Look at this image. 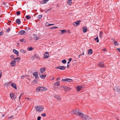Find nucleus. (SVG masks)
<instances>
[{"mask_svg": "<svg viewBox=\"0 0 120 120\" xmlns=\"http://www.w3.org/2000/svg\"><path fill=\"white\" fill-rule=\"evenodd\" d=\"M33 82L34 83H35L36 82V81L35 80H34Z\"/></svg>", "mask_w": 120, "mask_h": 120, "instance_id": "69168bd1", "label": "nucleus"}, {"mask_svg": "<svg viewBox=\"0 0 120 120\" xmlns=\"http://www.w3.org/2000/svg\"><path fill=\"white\" fill-rule=\"evenodd\" d=\"M61 32V33L62 34H64L66 32V31L65 30H60Z\"/></svg>", "mask_w": 120, "mask_h": 120, "instance_id": "2f4dec72", "label": "nucleus"}, {"mask_svg": "<svg viewBox=\"0 0 120 120\" xmlns=\"http://www.w3.org/2000/svg\"><path fill=\"white\" fill-rule=\"evenodd\" d=\"M114 44L115 46H118L119 45V44L116 41H114Z\"/></svg>", "mask_w": 120, "mask_h": 120, "instance_id": "e433bc0d", "label": "nucleus"}, {"mask_svg": "<svg viewBox=\"0 0 120 120\" xmlns=\"http://www.w3.org/2000/svg\"><path fill=\"white\" fill-rule=\"evenodd\" d=\"M24 94L23 93H22L21 94L20 96H21L22 95H23Z\"/></svg>", "mask_w": 120, "mask_h": 120, "instance_id": "774afa93", "label": "nucleus"}, {"mask_svg": "<svg viewBox=\"0 0 120 120\" xmlns=\"http://www.w3.org/2000/svg\"><path fill=\"white\" fill-rule=\"evenodd\" d=\"M116 49L120 52V49L117 48Z\"/></svg>", "mask_w": 120, "mask_h": 120, "instance_id": "13d9d810", "label": "nucleus"}, {"mask_svg": "<svg viewBox=\"0 0 120 120\" xmlns=\"http://www.w3.org/2000/svg\"><path fill=\"white\" fill-rule=\"evenodd\" d=\"M46 76V75H44L42 74L40 75V77L42 79H44L45 78Z\"/></svg>", "mask_w": 120, "mask_h": 120, "instance_id": "412c9836", "label": "nucleus"}, {"mask_svg": "<svg viewBox=\"0 0 120 120\" xmlns=\"http://www.w3.org/2000/svg\"><path fill=\"white\" fill-rule=\"evenodd\" d=\"M82 55V54H80L78 56V57L79 58H80V56L81 55Z\"/></svg>", "mask_w": 120, "mask_h": 120, "instance_id": "5fc2aeb1", "label": "nucleus"}, {"mask_svg": "<svg viewBox=\"0 0 120 120\" xmlns=\"http://www.w3.org/2000/svg\"><path fill=\"white\" fill-rule=\"evenodd\" d=\"M10 96L12 100H15L16 98V96L13 93L12 94L11 93L10 94Z\"/></svg>", "mask_w": 120, "mask_h": 120, "instance_id": "20e7f679", "label": "nucleus"}, {"mask_svg": "<svg viewBox=\"0 0 120 120\" xmlns=\"http://www.w3.org/2000/svg\"><path fill=\"white\" fill-rule=\"evenodd\" d=\"M20 58L19 57H18L15 58L13 60H15L16 61V62H18L20 60Z\"/></svg>", "mask_w": 120, "mask_h": 120, "instance_id": "bb28decb", "label": "nucleus"}, {"mask_svg": "<svg viewBox=\"0 0 120 120\" xmlns=\"http://www.w3.org/2000/svg\"><path fill=\"white\" fill-rule=\"evenodd\" d=\"M114 90L115 91H117L120 94V88H118L117 87H114Z\"/></svg>", "mask_w": 120, "mask_h": 120, "instance_id": "9d476101", "label": "nucleus"}, {"mask_svg": "<svg viewBox=\"0 0 120 120\" xmlns=\"http://www.w3.org/2000/svg\"><path fill=\"white\" fill-rule=\"evenodd\" d=\"M92 53V50L91 49L89 50L88 51V54L90 55Z\"/></svg>", "mask_w": 120, "mask_h": 120, "instance_id": "a878e982", "label": "nucleus"}, {"mask_svg": "<svg viewBox=\"0 0 120 120\" xmlns=\"http://www.w3.org/2000/svg\"><path fill=\"white\" fill-rule=\"evenodd\" d=\"M53 96L55 98H56L58 101H59L60 100L61 98L60 96H59L57 95H53Z\"/></svg>", "mask_w": 120, "mask_h": 120, "instance_id": "1a4fd4ad", "label": "nucleus"}, {"mask_svg": "<svg viewBox=\"0 0 120 120\" xmlns=\"http://www.w3.org/2000/svg\"><path fill=\"white\" fill-rule=\"evenodd\" d=\"M71 114H73V113H74L76 115H78L79 113L80 112H79L78 111L75 110H73L71 111Z\"/></svg>", "mask_w": 120, "mask_h": 120, "instance_id": "6e6552de", "label": "nucleus"}, {"mask_svg": "<svg viewBox=\"0 0 120 120\" xmlns=\"http://www.w3.org/2000/svg\"><path fill=\"white\" fill-rule=\"evenodd\" d=\"M20 51L22 53H25L26 52V51L24 50L21 49L20 50Z\"/></svg>", "mask_w": 120, "mask_h": 120, "instance_id": "4c0bfd02", "label": "nucleus"}, {"mask_svg": "<svg viewBox=\"0 0 120 120\" xmlns=\"http://www.w3.org/2000/svg\"><path fill=\"white\" fill-rule=\"evenodd\" d=\"M60 82L57 81L54 83V86H60Z\"/></svg>", "mask_w": 120, "mask_h": 120, "instance_id": "2eb2a0df", "label": "nucleus"}, {"mask_svg": "<svg viewBox=\"0 0 120 120\" xmlns=\"http://www.w3.org/2000/svg\"><path fill=\"white\" fill-rule=\"evenodd\" d=\"M98 66L100 67H101L103 68L104 67V64H103L102 62H101L98 64Z\"/></svg>", "mask_w": 120, "mask_h": 120, "instance_id": "b1692460", "label": "nucleus"}, {"mask_svg": "<svg viewBox=\"0 0 120 120\" xmlns=\"http://www.w3.org/2000/svg\"><path fill=\"white\" fill-rule=\"evenodd\" d=\"M58 28V27H57L54 26V27H52L50 28V29H54V28Z\"/></svg>", "mask_w": 120, "mask_h": 120, "instance_id": "c03bdc74", "label": "nucleus"}, {"mask_svg": "<svg viewBox=\"0 0 120 120\" xmlns=\"http://www.w3.org/2000/svg\"><path fill=\"white\" fill-rule=\"evenodd\" d=\"M94 40L95 41H96L97 42V43H98L99 42V41L98 39V37H97L96 38H94Z\"/></svg>", "mask_w": 120, "mask_h": 120, "instance_id": "72a5a7b5", "label": "nucleus"}, {"mask_svg": "<svg viewBox=\"0 0 120 120\" xmlns=\"http://www.w3.org/2000/svg\"><path fill=\"white\" fill-rule=\"evenodd\" d=\"M62 62L63 64H65L66 63V61L65 60H63L62 61Z\"/></svg>", "mask_w": 120, "mask_h": 120, "instance_id": "58836bf2", "label": "nucleus"}, {"mask_svg": "<svg viewBox=\"0 0 120 120\" xmlns=\"http://www.w3.org/2000/svg\"><path fill=\"white\" fill-rule=\"evenodd\" d=\"M90 119V118L89 117H88V116L86 115L85 116V117L84 118V120H89Z\"/></svg>", "mask_w": 120, "mask_h": 120, "instance_id": "aec40b11", "label": "nucleus"}, {"mask_svg": "<svg viewBox=\"0 0 120 120\" xmlns=\"http://www.w3.org/2000/svg\"><path fill=\"white\" fill-rule=\"evenodd\" d=\"M49 11V10H48V9L46 10H45V11L46 13L47 12Z\"/></svg>", "mask_w": 120, "mask_h": 120, "instance_id": "4d7b16f0", "label": "nucleus"}, {"mask_svg": "<svg viewBox=\"0 0 120 120\" xmlns=\"http://www.w3.org/2000/svg\"><path fill=\"white\" fill-rule=\"evenodd\" d=\"M16 61H15V60H13L11 62L10 65L11 66L13 67L15 66L16 64Z\"/></svg>", "mask_w": 120, "mask_h": 120, "instance_id": "423d86ee", "label": "nucleus"}, {"mask_svg": "<svg viewBox=\"0 0 120 120\" xmlns=\"http://www.w3.org/2000/svg\"><path fill=\"white\" fill-rule=\"evenodd\" d=\"M83 31L84 32H86L87 30V27H83Z\"/></svg>", "mask_w": 120, "mask_h": 120, "instance_id": "cd10ccee", "label": "nucleus"}, {"mask_svg": "<svg viewBox=\"0 0 120 120\" xmlns=\"http://www.w3.org/2000/svg\"><path fill=\"white\" fill-rule=\"evenodd\" d=\"M36 110L39 112L42 111L43 109V108L41 106H38L35 107Z\"/></svg>", "mask_w": 120, "mask_h": 120, "instance_id": "f257e3e1", "label": "nucleus"}, {"mask_svg": "<svg viewBox=\"0 0 120 120\" xmlns=\"http://www.w3.org/2000/svg\"><path fill=\"white\" fill-rule=\"evenodd\" d=\"M61 87L62 88H63L65 92L68 91H69L71 89V88L65 86H61Z\"/></svg>", "mask_w": 120, "mask_h": 120, "instance_id": "f03ea898", "label": "nucleus"}, {"mask_svg": "<svg viewBox=\"0 0 120 120\" xmlns=\"http://www.w3.org/2000/svg\"><path fill=\"white\" fill-rule=\"evenodd\" d=\"M72 2V0H68V5H71Z\"/></svg>", "mask_w": 120, "mask_h": 120, "instance_id": "7c9ffc66", "label": "nucleus"}, {"mask_svg": "<svg viewBox=\"0 0 120 120\" xmlns=\"http://www.w3.org/2000/svg\"><path fill=\"white\" fill-rule=\"evenodd\" d=\"M41 117L40 116H38L37 118L38 120H40Z\"/></svg>", "mask_w": 120, "mask_h": 120, "instance_id": "49530a36", "label": "nucleus"}, {"mask_svg": "<svg viewBox=\"0 0 120 120\" xmlns=\"http://www.w3.org/2000/svg\"><path fill=\"white\" fill-rule=\"evenodd\" d=\"M80 22V21H76L73 23V25L74 26H77L79 24V23Z\"/></svg>", "mask_w": 120, "mask_h": 120, "instance_id": "ddd939ff", "label": "nucleus"}, {"mask_svg": "<svg viewBox=\"0 0 120 120\" xmlns=\"http://www.w3.org/2000/svg\"><path fill=\"white\" fill-rule=\"evenodd\" d=\"M40 89V91H41L46 90H47V88L44 87L39 86Z\"/></svg>", "mask_w": 120, "mask_h": 120, "instance_id": "f8f14e48", "label": "nucleus"}, {"mask_svg": "<svg viewBox=\"0 0 120 120\" xmlns=\"http://www.w3.org/2000/svg\"><path fill=\"white\" fill-rule=\"evenodd\" d=\"M60 79V77H59L58 78H57L56 79V80H59V79Z\"/></svg>", "mask_w": 120, "mask_h": 120, "instance_id": "052dcab7", "label": "nucleus"}, {"mask_svg": "<svg viewBox=\"0 0 120 120\" xmlns=\"http://www.w3.org/2000/svg\"><path fill=\"white\" fill-rule=\"evenodd\" d=\"M16 23L18 24H19L21 23L20 19H17L16 22Z\"/></svg>", "mask_w": 120, "mask_h": 120, "instance_id": "5701e85b", "label": "nucleus"}, {"mask_svg": "<svg viewBox=\"0 0 120 120\" xmlns=\"http://www.w3.org/2000/svg\"><path fill=\"white\" fill-rule=\"evenodd\" d=\"M12 86L15 89L17 90V87L15 84V83H12L11 84Z\"/></svg>", "mask_w": 120, "mask_h": 120, "instance_id": "a211bd4d", "label": "nucleus"}, {"mask_svg": "<svg viewBox=\"0 0 120 120\" xmlns=\"http://www.w3.org/2000/svg\"><path fill=\"white\" fill-rule=\"evenodd\" d=\"M49 0H44L41 1L40 3L41 4H46L49 1Z\"/></svg>", "mask_w": 120, "mask_h": 120, "instance_id": "dca6fc26", "label": "nucleus"}, {"mask_svg": "<svg viewBox=\"0 0 120 120\" xmlns=\"http://www.w3.org/2000/svg\"><path fill=\"white\" fill-rule=\"evenodd\" d=\"M13 52L15 53L17 55V56H19V52L18 51L16 50L15 49H13Z\"/></svg>", "mask_w": 120, "mask_h": 120, "instance_id": "f3484780", "label": "nucleus"}, {"mask_svg": "<svg viewBox=\"0 0 120 120\" xmlns=\"http://www.w3.org/2000/svg\"><path fill=\"white\" fill-rule=\"evenodd\" d=\"M41 115L43 117H45L46 116V114L45 113H43Z\"/></svg>", "mask_w": 120, "mask_h": 120, "instance_id": "a18cd8bd", "label": "nucleus"}, {"mask_svg": "<svg viewBox=\"0 0 120 120\" xmlns=\"http://www.w3.org/2000/svg\"><path fill=\"white\" fill-rule=\"evenodd\" d=\"M85 114H83L82 113L80 112L78 114V115L82 119L84 120V118L85 116Z\"/></svg>", "mask_w": 120, "mask_h": 120, "instance_id": "39448f33", "label": "nucleus"}, {"mask_svg": "<svg viewBox=\"0 0 120 120\" xmlns=\"http://www.w3.org/2000/svg\"><path fill=\"white\" fill-rule=\"evenodd\" d=\"M10 57L11 58H15V56L14 55H11L10 56Z\"/></svg>", "mask_w": 120, "mask_h": 120, "instance_id": "de8ad7c7", "label": "nucleus"}, {"mask_svg": "<svg viewBox=\"0 0 120 120\" xmlns=\"http://www.w3.org/2000/svg\"><path fill=\"white\" fill-rule=\"evenodd\" d=\"M59 67L60 66H59L57 67H56L55 68H56L60 69V68Z\"/></svg>", "mask_w": 120, "mask_h": 120, "instance_id": "603ef678", "label": "nucleus"}, {"mask_svg": "<svg viewBox=\"0 0 120 120\" xmlns=\"http://www.w3.org/2000/svg\"><path fill=\"white\" fill-rule=\"evenodd\" d=\"M25 18L27 19H31V17L29 15L26 16Z\"/></svg>", "mask_w": 120, "mask_h": 120, "instance_id": "473e14b6", "label": "nucleus"}, {"mask_svg": "<svg viewBox=\"0 0 120 120\" xmlns=\"http://www.w3.org/2000/svg\"><path fill=\"white\" fill-rule=\"evenodd\" d=\"M111 40H112V41H114H114H115V39H114L113 38H112L111 39Z\"/></svg>", "mask_w": 120, "mask_h": 120, "instance_id": "bf43d9fd", "label": "nucleus"}, {"mask_svg": "<svg viewBox=\"0 0 120 120\" xmlns=\"http://www.w3.org/2000/svg\"><path fill=\"white\" fill-rule=\"evenodd\" d=\"M20 41L21 42H25V39H20Z\"/></svg>", "mask_w": 120, "mask_h": 120, "instance_id": "ea45409f", "label": "nucleus"}, {"mask_svg": "<svg viewBox=\"0 0 120 120\" xmlns=\"http://www.w3.org/2000/svg\"><path fill=\"white\" fill-rule=\"evenodd\" d=\"M30 29V28H29L28 27H26V29H25V30H28Z\"/></svg>", "mask_w": 120, "mask_h": 120, "instance_id": "09e8293b", "label": "nucleus"}, {"mask_svg": "<svg viewBox=\"0 0 120 120\" xmlns=\"http://www.w3.org/2000/svg\"><path fill=\"white\" fill-rule=\"evenodd\" d=\"M83 86L82 85L81 86H77V91L79 92L80 90L82 89L83 88Z\"/></svg>", "mask_w": 120, "mask_h": 120, "instance_id": "0eeeda50", "label": "nucleus"}, {"mask_svg": "<svg viewBox=\"0 0 120 120\" xmlns=\"http://www.w3.org/2000/svg\"><path fill=\"white\" fill-rule=\"evenodd\" d=\"M46 68H41L40 69V70L41 73H43L45 71Z\"/></svg>", "mask_w": 120, "mask_h": 120, "instance_id": "9b49d317", "label": "nucleus"}, {"mask_svg": "<svg viewBox=\"0 0 120 120\" xmlns=\"http://www.w3.org/2000/svg\"><path fill=\"white\" fill-rule=\"evenodd\" d=\"M34 58H36L38 59H39V55L37 54H35L33 56Z\"/></svg>", "mask_w": 120, "mask_h": 120, "instance_id": "4be33fe9", "label": "nucleus"}, {"mask_svg": "<svg viewBox=\"0 0 120 120\" xmlns=\"http://www.w3.org/2000/svg\"><path fill=\"white\" fill-rule=\"evenodd\" d=\"M49 57V53L48 52H45L44 55V57L45 58H48Z\"/></svg>", "mask_w": 120, "mask_h": 120, "instance_id": "6ab92c4d", "label": "nucleus"}, {"mask_svg": "<svg viewBox=\"0 0 120 120\" xmlns=\"http://www.w3.org/2000/svg\"><path fill=\"white\" fill-rule=\"evenodd\" d=\"M61 81L67 82H73V80L69 78H67L64 79H62L61 80Z\"/></svg>", "mask_w": 120, "mask_h": 120, "instance_id": "7ed1b4c3", "label": "nucleus"}, {"mask_svg": "<svg viewBox=\"0 0 120 120\" xmlns=\"http://www.w3.org/2000/svg\"><path fill=\"white\" fill-rule=\"evenodd\" d=\"M69 64H68L67 66V68H69Z\"/></svg>", "mask_w": 120, "mask_h": 120, "instance_id": "e2e57ef3", "label": "nucleus"}, {"mask_svg": "<svg viewBox=\"0 0 120 120\" xmlns=\"http://www.w3.org/2000/svg\"><path fill=\"white\" fill-rule=\"evenodd\" d=\"M69 61L70 62L71 60H72V59L71 58H70L69 59Z\"/></svg>", "mask_w": 120, "mask_h": 120, "instance_id": "0e129e2a", "label": "nucleus"}, {"mask_svg": "<svg viewBox=\"0 0 120 120\" xmlns=\"http://www.w3.org/2000/svg\"><path fill=\"white\" fill-rule=\"evenodd\" d=\"M24 75H22L21 76V79H22L24 77Z\"/></svg>", "mask_w": 120, "mask_h": 120, "instance_id": "680f3d73", "label": "nucleus"}, {"mask_svg": "<svg viewBox=\"0 0 120 120\" xmlns=\"http://www.w3.org/2000/svg\"><path fill=\"white\" fill-rule=\"evenodd\" d=\"M3 31H1V32L0 33V36L1 35L3 34Z\"/></svg>", "mask_w": 120, "mask_h": 120, "instance_id": "3c124183", "label": "nucleus"}, {"mask_svg": "<svg viewBox=\"0 0 120 120\" xmlns=\"http://www.w3.org/2000/svg\"><path fill=\"white\" fill-rule=\"evenodd\" d=\"M25 32V31L23 30H21L19 31V33L21 35L23 34Z\"/></svg>", "mask_w": 120, "mask_h": 120, "instance_id": "c756f323", "label": "nucleus"}, {"mask_svg": "<svg viewBox=\"0 0 120 120\" xmlns=\"http://www.w3.org/2000/svg\"><path fill=\"white\" fill-rule=\"evenodd\" d=\"M35 91L36 92H38V91H40V89L39 88V86L36 88Z\"/></svg>", "mask_w": 120, "mask_h": 120, "instance_id": "c9c22d12", "label": "nucleus"}, {"mask_svg": "<svg viewBox=\"0 0 120 120\" xmlns=\"http://www.w3.org/2000/svg\"><path fill=\"white\" fill-rule=\"evenodd\" d=\"M42 17V15H38V18L39 19H41Z\"/></svg>", "mask_w": 120, "mask_h": 120, "instance_id": "a19ab883", "label": "nucleus"}, {"mask_svg": "<svg viewBox=\"0 0 120 120\" xmlns=\"http://www.w3.org/2000/svg\"><path fill=\"white\" fill-rule=\"evenodd\" d=\"M17 14L18 15H19L20 13V11H17L16 12Z\"/></svg>", "mask_w": 120, "mask_h": 120, "instance_id": "79ce46f5", "label": "nucleus"}, {"mask_svg": "<svg viewBox=\"0 0 120 120\" xmlns=\"http://www.w3.org/2000/svg\"><path fill=\"white\" fill-rule=\"evenodd\" d=\"M13 117V116H10V117H9V119H11V118H12Z\"/></svg>", "mask_w": 120, "mask_h": 120, "instance_id": "338daca9", "label": "nucleus"}, {"mask_svg": "<svg viewBox=\"0 0 120 120\" xmlns=\"http://www.w3.org/2000/svg\"><path fill=\"white\" fill-rule=\"evenodd\" d=\"M34 36V38L36 40H37L39 38V37L38 35L35 34Z\"/></svg>", "mask_w": 120, "mask_h": 120, "instance_id": "4468645a", "label": "nucleus"}, {"mask_svg": "<svg viewBox=\"0 0 120 120\" xmlns=\"http://www.w3.org/2000/svg\"><path fill=\"white\" fill-rule=\"evenodd\" d=\"M27 49L28 51H31L33 49V48L31 47L28 48Z\"/></svg>", "mask_w": 120, "mask_h": 120, "instance_id": "f704fd0d", "label": "nucleus"}, {"mask_svg": "<svg viewBox=\"0 0 120 120\" xmlns=\"http://www.w3.org/2000/svg\"><path fill=\"white\" fill-rule=\"evenodd\" d=\"M59 67L60 68V69L61 70H64L66 68V67L60 66Z\"/></svg>", "mask_w": 120, "mask_h": 120, "instance_id": "393cba45", "label": "nucleus"}, {"mask_svg": "<svg viewBox=\"0 0 120 120\" xmlns=\"http://www.w3.org/2000/svg\"><path fill=\"white\" fill-rule=\"evenodd\" d=\"M49 23H48V22H46V23H45V25L46 26H48L49 27Z\"/></svg>", "mask_w": 120, "mask_h": 120, "instance_id": "37998d69", "label": "nucleus"}, {"mask_svg": "<svg viewBox=\"0 0 120 120\" xmlns=\"http://www.w3.org/2000/svg\"><path fill=\"white\" fill-rule=\"evenodd\" d=\"M33 75L36 78H37L38 76V74L37 72H35L33 74Z\"/></svg>", "mask_w": 120, "mask_h": 120, "instance_id": "c85d7f7f", "label": "nucleus"}, {"mask_svg": "<svg viewBox=\"0 0 120 120\" xmlns=\"http://www.w3.org/2000/svg\"><path fill=\"white\" fill-rule=\"evenodd\" d=\"M54 25V24H49V26H50L51 25Z\"/></svg>", "mask_w": 120, "mask_h": 120, "instance_id": "6e6d98bb", "label": "nucleus"}, {"mask_svg": "<svg viewBox=\"0 0 120 120\" xmlns=\"http://www.w3.org/2000/svg\"><path fill=\"white\" fill-rule=\"evenodd\" d=\"M101 34H100L99 36H101V35L103 33L102 32H101Z\"/></svg>", "mask_w": 120, "mask_h": 120, "instance_id": "864d4df0", "label": "nucleus"}, {"mask_svg": "<svg viewBox=\"0 0 120 120\" xmlns=\"http://www.w3.org/2000/svg\"><path fill=\"white\" fill-rule=\"evenodd\" d=\"M10 30V28H8V29L7 30H6V31L7 32H9V30Z\"/></svg>", "mask_w": 120, "mask_h": 120, "instance_id": "8fccbe9b", "label": "nucleus"}]
</instances>
